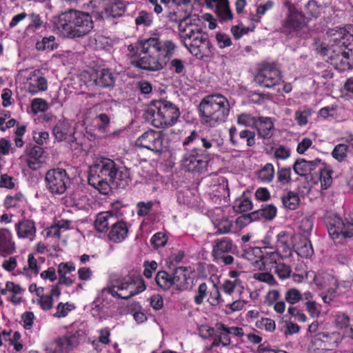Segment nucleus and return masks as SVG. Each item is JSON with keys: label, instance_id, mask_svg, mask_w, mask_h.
<instances>
[{"label": "nucleus", "instance_id": "nucleus-19", "mask_svg": "<svg viewBox=\"0 0 353 353\" xmlns=\"http://www.w3.org/2000/svg\"><path fill=\"white\" fill-rule=\"evenodd\" d=\"M125 5L121 0H108L103 11L99 14L101 19H110L121 17L125 11Z\"/></svg>", "mask_w": 353, "mask_h": 353}, {"label": "nucleus", "instance_id": "nucleus-34", "mask_svg": "<svg viewBox=\"0 0 353 353\" xmlns=\"http://www.w3.org/2000/svg\"><path fill=\"white\" fill-rule=\"evenodd\" d=\"M221 288L225 294L232 295L235 292L241 293L244 287L241 279H226L222 283Z\"/></svg>", "mask_w": 353, "mask_h": 353}, {"label": "nucleus", "instance_id": "nucleus-2", "mask_svg": "<svg viewBox=\"0 0 353 353\" xmlns=\"http://www.w3.org/2000/svg\"><path fill=\"white\" fill-rule=\"evenodd\" d=\"M130 181L129 170L109 158L96 159L89 168V184L103 194L108 193L110 184L117 188H124Z\"/></svg>", "mask_w": 353, "mask_h": 353}, {"label": "nucleus", "instance_id": "nucleus-47", "mask_svg": "<svg viewBox=\"0 0 353 353\" xmlns=\"http://www.w3.org/2000/svg\"><path fill=\"white\" fill-rule=\"evenodd\" d=\"M258 118L247 113H242L236 117V123L240 125L248 128L255 127Z\"/></svg>", "mask_w": 353, "mask_h": 353}, {"label": "nucleus", "instance_id": "nucleus-42", "mask_svg": "<svg viewBox=\"0 0 353 353\" xmlns=\"http://www.w3.org/2000/svg\"><path fill=\"white\" fill-rule=\"evenodd\" d=\"M155 281L157 284L163 290H168L173 285L172 275H170L165 271L158 272Z\"/></svg>", "mask_w": 353, "mask_h": 353}, {"label": "nucleus", "instance_id": "nucleus-36", "mask_svg": "<svg viewBox=\"0 0 353 353\" xmlns=\"http://www.w3.org/2000/svg\"><path fill=\"white\" fill-rule=\"evenodd\" d=\"M323 10V6L315 0H310L304 8L305 14L309 19L319 17Z\"/></svg>", "mask_w": 353, "mask_h": 353}, {"label": "nucleus", "instance_id": "nucleus-12", "mask_svg": "<svg viewBox=\"0 0 353 353\" xmlns=\"http://www.w3.org/2000/svg\"><path fill=\"white\" fill-rule=\"evenodd\" d=\"M243 335V329L239 327H227L220 323L216 325V332L210 348L228 347L231 343V336Z\"/></svg>", "mask_w": 353, "mask_h": 353}, {"label": "nucleus", "instance_id": "nucleus-51", "mask_svg": "<svg viewBox=\"0 0 353 353\" xmlns=\"http://www.w3.org/2000/svg\"><path fill=\"white\" fill-rule=\"evenodd\" d=\"M207 301L212 305H216L223 301L219 288L215 284L210 286L209 296Z\"/></svg>", "mask_w": 353, "mask_h": 353}, {"label": "nucleus", "instance_id": "nucleus-39", "mask_svg": "<svg viewBox=\"0 0 353 353\" xmlns=\"http://www.w3.org/2000/svg\"><path fill=\"white\" fill-rule=\"evenodd\" d=\"M200 141L203 147L205 150L210 148L218 149L223 144V140L219 135H210L205 137H201Z\"/></svg>", "mask_w": 353, "mask_h": 353}, {"label": "nucleus", "instance_id": "nucleus-55", "mask_svg": "<svg viewBox=\"0 0 353 353\" xmlns=\"http://www.w3.org/2000/svg\"><path fill=\"white\" fill-rule=\"evenodd\" d=\"M32 111L34 114L43 112L48 109V103L41 98L34 99L31 103Z\"/></svg>", "mask_w": 353, "mask_h": 353}, {"label": "nucleus", "instance_id": "nucleus-4", "mask_svg": "<svg viewBox=\"0 0 353 353\" xmlns=\"http://www.w3.org/2000/svg\"><path fill=\"white\" fill-rule=\"evenodd\" d=\"M199 110L203 123L210 127H216L226 121L230 105L225 96L211 94L202 99Z\"/></svg>", "mask_w": 353, "mask_h": 353}, {"label": "nucleus", "instance_id": "nucleus-53", "mask_svg": "<svg viewBox=\"0 0 353 353\" xmlns=\"http://www.w3.org/2000/svg\"><path fill=\"white\" fill-rule=\"evenodd\" d=\"M284 258L282 256V254L276 250L272 252H266L263 256L265 263L275 264L276 265L278 263L281 262V259Z\"/></svg>", "mask_w": 353, "mask_h": 353}, {"label": "nucleus", "instance_id": "nucleus-50", "mask_svg": "<svg viewBox=\"0 0 353 353\" xmlns=\"http://www.w3.org/2000/svg\"><path fill=\"white\" fill-rule=\"evenodd\" d=\"M301 299L302 294L296 288H290L285 293V300L289 304L294 305L299 303Z\"/></svg>", "mask_w": 353, "mask_h": 353}, {"label": "nucleus", "instance_id": "nucleus-1", "mask_svg": "<svg viewBox=\"0 0 353 353\" xmlns=\"http://www.w3.org/2000/svg\"><path fill=\"white\" fill-rule=\"evenodd\" d=\"M139 58L134 59L133 64L142 70L158 72L163 70L174 56L177 46L170 39L162 41L153 36L139 41Z\"/></svg>", "mask_w": 353, "mask_h": 353}, {"label": "nucleus", "instance_id": "nucleus-30", "mask_svg": "<svg viewBox=\"0 0 353 353\" xmlns=\"http://www.w3.org/2000/svg\"><path fill=\"white\" fill-rule=\"evenodd\" d=\"M189 271L186 268L179 267L174 271L172 283L177 290H184L189 287Z\"/></svg>", "mask_w": 353, "mask_h": 353}, {"label": "nucleus", "instance_id": "nucleus-28", "mask_svg": "<svg viewBox=\"0 0 353 353\" xmlns=\"http://www.w3.org/2000/svg\"><path fill=\"white\" fill-rule=\"evenodd\" d=\"M255 128L261 138L268 139L273 135L274 123L270 117H258Z\"/></svg>", "mask_w": 353, "mask_h": 353}, {"label": "nucleus", "instance_id": "nucleus-43", "mask_svg": "<svg viewBox=\"0 0 353 353\" xmlns=\"http://www.w3.org/2000/svg\"><path fill=\"white\" fill-rule=\"evenodd\" d=\"M210 286L205 283H201L198 286L194 296V301L196 305H201L205 299L209 296Z\"/></svg>", "mask_w": 353, "mask_h": 353}, {"label": "nucleus", "instance_id": "nucleus-46", "mask_svg": "<svg viewBox=\"0 0 353 353\" xmlns=\"http://www.w3.org/2000/svg\"><path fill=\"white\" fill-rule=\"evenodd\" d=\"M110 117L105 113H101L96 116L93 120L94 128L101 132H104L105 131L110 124Z\"/></svg>", "mask_w": 353, "mask_h": 353}, {"label": "nucleus", "instance_id": "nucleus-31", "mask_svg": "<svg viewBox=\"0 0 353 353\" xmlns=\"http://www.w3.org/2000/svg\"><path fill=\"white\" fill-rule=\"evenodd\" d=\"M115 220L116 216L112 212H101L97 214L95 219L94 228L99 232H106Z\"/></svg>", "mask_w": 353, "mask_h": 353}, {"label": "nucleus", "instance_id": "nucleus-63", "mask_svg": "<svg viewBox=\"0 0 353 353\" xmlns=\"http://www.w3.org/2000/svg\"><path fill=\"white\" fill-rule=\"evenodd\" d=\"M276 208L272 204L266 205L260 210L261 216L265 219L272 220L276 214Z\"/></svg>", "mask_w": 353, "mask_h": 353}, {"label": "nucleus", "instance_id": "nucleus-59", "mask_svg": "<svg viewBox=\"0 0 353 353\" xmlns=\"http://www.w3.org/2000/svg\"><path fill=\"white\" fill-rule=\"evenodd\" d=\"M280 298L281 293L279 290H269L264 298V303L268 306H272L279 301Z\"/></svg>", "mask_w": 353, "mask_h": 353}, {"label": "nucleus", "instance_id": "nucleus-58", "mask_svg": "<svg viewBox=\"0 0 353 353\" xmlns=\"http://www.w3.org/2000/svg\"><path fill=\"white\" fill-rule=\"evenodd\" d=\"M275 271L278 276L281 279H286L289 278L292 273L291 268L281 262L278 263L275 266Z\"/></svg>", "mask_w": 353, "mask_h": 353}, {"label": "nucleus", "instance_id": "nucleus-18", "mask_svg": "<svg viewBox=\"0 0 353 353\" xmlns=\"http://www.w3.org/2000/svg\"><path fill=\"white\" fill-rule=\"evenodd\" d=\"M293 235L286 231H281L276 235L275 249L282 254L283 257L292 256L294 249Z\"/></svg>", "mask_w": 353, "mask_h": 353}, {"label": "nucleus", "instance_id": "nucleus-9", "mask_svg": "<svg viewBox=\"0 0 353 353\" xmlns=\"http://www.w3.org/2000/svg\"><path fill=\"white\" fill-rule=\"evenodd\" d=\"M345 37L342 39L336 38L334 44L324 48L323 54L332 61V64H336L338 61L345 66H350V59H353V50L350 48V43L345 44Z\"/></svg>", "mask_w": 353, "mask_h": 353}, {"label": "nucleus", "instance_id": "nucleus-38", "mask_svg": "<svg viewBox=\"0 0 353 353\" xmlns=\"http://www.w3.org/2000/svg\"><path fill=\"white\" fill-rule=\"evenodd\" d=\"M40 271V265L32 254L28 256V266L23 268V274L28 277L36 276Z\"/></svg>", "mask_w": 353, "mask_h": 353}, {"label": "nucleus", "instance_id": "nucleus-62", "mask_svg": "<svg viewBox=\"0 0 353 353\" xmlns=\"http://www.w3.org/2000/svg\"><path fill=\"white\" fill-rule=\"evenodd\" d=\"M305 307L310 315L313 318H317L321 314V305L316 301H306Z\"/></svg>", "mask_w": 353, "mask_h": 353}, {"label": "nucleus", "instance_id": "nucleus-26", "mask_svg": "<svg viewBox=\"0 0 353 353\" xmlns=\"http://www.w3.org/2000/svg\"><path fill=\"white\" fill-rule=\"evenodd\" d=\"M96 85L103 88L114 85L115 78L112 72L108 68H100L96 70L92 76Z\"/></svg>", "mask_w": 353, "mask_h": 353}, {"label": "nucleus", "instance_id": "nucleus-32", "mask_svg": "<svg viewBox=\"0 0 353 353\" xmlns=\"http://www.w3.org/2000/svg\"><path fill=\"white\" fill-rule=\"evenodd\" d=\"M320 163L321 160L319 159L312 161L301 159L294 163L293 169L296 174L300 176H305L314 170Z\"/></svg>", "mask_w": 353, "mask_h": 353}, {"label": "nucleus", "instance_id": "nucleus-3", "mask_svg": "<svg viewBox=\"0 0 353 353\" xmlns=\"http://www.w3.org/2000/svg\"><path fill=\"white\" fill-rule=\"evenodd\" d=\"M145 289L143 281L140 279L135 280L130 276L117 280L108 288L102 289L98 294L96 299L92 303V309L101 310V304H110L112 298L116 297L121 299H128Z\"/></svg>", "mask_w": 353, "mask_h": 353}, {"label": "nucleus", "instance_id": "nucleus-52", "mask_svg": "<svg viewBox=\"0 0 353 353\" xmlns=\"http://www.w3.org/2000/svg\"><path fill=\"white\" fill-rule=\"evenodd\" d=\"M313 228V221L310 217L303 218L299 223V229L303 237H307Z\"/></svg>", "mask_w": 353, "mask_h": 353}, {"label": "nucleus", "instance_id": "nucleus-48", "mask_svg": "<svg viewBox=\"0 0 353 353\" xmlns=\"http://www.w3.org/2000/svg\"><path fill=\"white\" fill-rule=\"evenodd\" d=\"M252 208L251 201L248 198L237 199L233 206V211L237 212H245L250 210Z\"/></svg>", "mask_w": 353, "mask_h": 353}, {"label": "nucleus", "instance_id": "nucleus-54", "mask_svg": "<svg viewBox=\"0 0 353 353\" xmlns=\"http://www.w3.org/2000/svg\"><path fill=\"white\" fill-rule=\"evenodd\" d=\"M74 309V305L69 303H59L57 307V312L54 314V316L57 318H63Z\"/></svg>", "mask_w": 353, "mask_h": 353}, {"label": "nucleus", "instance_id": "nucleus-5", "mask_svg": "<svg viewBox=\"0 0 353 353\" xmlns=\"http://www.w3.org/2000/svg\"><path fill=\"white\" fill-rule=\"evenodd\" d=\"M54 24L61 34L68 37H80L93 28L91 17L83 12L70 10L54 19Z\"/></svg>", "mask_w": 353, "mask_h": 353}, {"label": "nucleus", "instance_id": "nucleus-56", "mask_svg": "<svg viewBox=\"0 0 353 353\" xmlns=\"http://www.w3.org/2000/svg\"><path fill=\"white\" fill-rule=\"evenodd\" d=\"M253 278L257 281L266 283L270 285H276L277 282L273 275L268 272H256L253 275Z\"/></svg>", "mask_w": 353, "mask_h": 353}, {"label": "nucleus", "instance_id": "nucleus-40", "mask_svg": "<svg viewBox=\"0 0 353 353\" xmlns=\"http://www.w3.org/2000/svg\"><path fill=\"white\" fill-rule=\"evenodd\" d=\"M299 197L297 194L293 192H288L282 196V203L285 208L294 210L299 205Z\"/></svg>", "mask_w": 353, "mask_h": 353}, {"label": "nucleus", "instance_id": "nucleus-8", "mask_svg": "<svg viewBox=\"0 0 353 353\" xmlns=\"http://www.w3.org/2000/svg\"><path fill=\"white\" fill-rule=\"evenodd\" d=\"M327 227L329 235L335 243H342L343 239L353 236V220L335 215L328 219Z\"/></svg>", "mask_w": 353, "mask_h": 353}, {"label": "nucleus", "instance_id": "nucleus-27", "mask_svg": "<svg viewBox=\"0 0 353 353\" xmlns=\"http://www.w3.org/2000/svg\"><path fill=\"white\" fill-rule=\"evenodd\" d=\"M128 233V228L126 223L123 221H117L116 219L112 225L108 237L114 243H121L127 237Z\"/></svg>", "mask_w": 353, "mask_h": 353}, {"label": "nucleus", "instance_id": "nucleus-17", "mask_svg": "<svg viewBox=\"0 0 353 353\" xmlns=\"http://www.w3.org/2000/svg\"><path fill=\"white\" fill-rule=\"evenodd\" d=\"M179 37L183 46L185 47L188 43L193 40L196 34L202 30L195 24L191 23L189 17L181 20L179 24Z\"/></svg>", "mask_w": 353, "mask_h": 353}, {"label": "nucleus", "instance_id": "nucleus-21", "mask_svg": "<svg viewBox=\"0 0 353 353\" xmlns=\"http://www.w3.org/2000/svg\"><path fill=\"white\" fill-rule=\"evenodd\" d=\"M14 228L19 239H26L30 241L34 240L37 228L35 223L33 221L30 219H23L17 223Z\"/></svg>", "mask_w": 353, "mask_h": 353}, {"label": "nucleus", "instance_id": "nucleus-6", "mask_svg": "<svg viewBox=\"0 0 353 353\" xmlns=\"http://www.w3.org/2000/svg\"><path fill=\"white\" fill-rule=\"evenodd\" d=\"M179 115V109L174 103L164 100L153 102L145 112L148 121L159 128L172 126L176 123Z\"/></svg>", "mask_w": 353, "mask_h": 353}, {"label": "nucleus", "instance_id": "nucleus-57", "mask_svg": "<svg viewBox=\"0 0 353 353\" xmlns=\"http://www.w3.org/2000/svg\"><path fill=\"white\" fill-rule=\"evenodd\" d=\"M254 27L250 28L245 27L242 23L234 26L231 28V32L235 39H241L243 35L248 34L249 32L252 31Z\"/></svg>", "mask_w": 353, "mask_h": 353}, {"label": "nucleus", "instance_id": "nucleus-22", "mask_svg": "<svg viewBox=\"0 0 353 353\" xmlns=\"http://www.w3.org/2000/svg\"><path fill=\"white\" fill-rule=\"evenodd\" d=\"M316 285L325 292H336L338 288L337 279L328 273H319L314 279Z\"/></svg>", "mask_w": 353, "mask_h": 353}, {"label": "nucleus", "instance_id": "nucleus-49", "mask_svg": "<svg viewBox=\"0 0 353 353\" xmlns=\"http://www.w3.org/2000/svg\"><path fill=\"white\" fill-rule=\"evenodd\" d=\"M24 201V196L21 192H19L12 196H6L4 201V205L6 208H18L20 203Z\"/></svg>", "mask_w": 353, "mask_h": 353}, {"label": "nucleus", "instance_id": "nucleus-37", "mask_svg": "<svg viewBox=\"0 0 353 353\" xmlns=\"http://www.w3.org/2000/svg\"><path fill=\"white\" fill-rule=\"evenodd\" d=\"M232 248V242L227 238L218 240L214 246L212 253L214 257H219L224 253L229 252Z\"/></svg>", "mask_w": 353, "mask_h": 353}, {"label": "nucleus", "instance_id": "nucleus-7", "mask_svg": "<svg viewBox=\"0 0 353 353\" xmlns=\"http://www.w3.org/2000/svg\"><path fill=\"white\" fill-rule=\"evenodd\" d=\"M135 145L139 148L147 149L157 155L165 152L169 148L166 136L161 131L153 130L141 134L137 139Z\"/></svg>", "mask_w": 353, "mask_h": 353}, {"label": "nucleus", "instance_id": "nucleus-64", "mask_svg": "<svg viewBox=\"0 0 353 353\" xmlns=\"http://www.w3.org/2000/svg\"><path fill=\"white\" fill-rule=\"evenodd\" d=\"M169 68L176 74H182L185 70V62L180 59H173L170 61Z\"/></svg>", "mask_w": 353, "mask_h": 353}, {"label": "nucleus", "instance_id": "nucleus-10", "mask_svg": "<svg viewBox=\"0 0 353 353\" xmlns=\"http://www.w3.org/2000/svg\"><path fill=\"white\" fill-rule=\"evenodd\" d=\"M45 181L46 188L51 194H62L68 188L70 178L65 170L56 168L46 172Z\"/></svg>", "mask_w": 353, "mask_h": 353}, {"label": "nucleus", "instance_id": "nucleus-41", "mask_svg": "<svg viewBox=\"0 0 353 353\" xmlns=\"http://www.w3.org/2000/svg\"><path fill=\"white\" fill-rule=\"evenodd\" d=\"M274 177V168L272 163H266L258 173V178L263 183L271 182Z\"/></svg>", "mask_w": 353, "mask_h": 353}, {"label": "nucleus", "instance_id": "nucleus-25", "mask_svg": "<svg viewBox=\"0 0 353 353\" xmlns=\"http://www.w3.org/2000/svg\"><path fill=\"white\" fill-rule=\"evenodd\" d=\"M26 162L30 169L34 170L39 169L45 162L43 149L39 146L30 148L27 152Z\"/></svg>", "mask_w": 353, "mask_h": 353}, {"label": "nucleus", "instance_id": "nucleus-45", "mask_svg": "<svg viewBox=\"0 0 353 353\" xmlns=\"http://www.w3.org/2000/svg\"><path fill=\"white\" fill-rule=\"evenodd\" d=\"M57 48V44L55 42V37L50 36L44 37L41 41L37 42L36 48L38 50H48L52 51Z\"/></svg>", "mask_w": 353, "mask_h": 353}, {"label": "nucleus", "instance_id": "nucleus-14", "mask_svg": "<svg viewBox=\"0 0 353 353\" xmlns=\"http://www.w3.org/2000/svg\"><path fill=\"white\" fill-rule=\"evenodd\" d=\"M288 13L282 23V27L286 31L296 30L304 26L305 17L293 4L285 3Z\"/></svg>", "mask_w": 353, "mask_h": 353}, {"label": "nucleus", "instance_id": "nucleus-15", "mask_svg": "<svg viewBox=\"0 0 353 353\" xmlns=\"http://www.w3.org/2000/svg\"><path fill=\"white\" fill-rule=\"evenodd\" d=\"M185 48L192 54L202 57L211 52L212 45L208 35L202 31L200 34H197Z\"/></svg>", "mask_w": 353, "mask_h": 353}, {"label": "nucleus", "instance_id": "nucleus-24", "mask_svg": "<svg viewBox=\"0 0 353 353\" xmlns=\"http://www.w3.org/2000/svg\"><path fill=\"white\" fill-rule=\"evenodd\" d=\"M15 251V243L12 234L6 228H0V254H11Z\"/></svg>", "mask_w": 353, "mask_h": 353}, {"label": "nucleus", "instance_id": "nucleus-23", "mask_svg": "<svg viewBox=\"0 0 353 353\" xmlns=\"http://www.w3.org/2000/svg\"><path fill=\"white\" fill-rule=\"evenodd\" d=\"M209 8H214L221 20L227 21L232 19V13L229 7L228 0H205Z\"/></svg>", "mask_w": 353, "mask_h": 353}, {"label": "nucleus", "instance_id": "nucleus-13", "mask_svg": "<svg viewBox=\"0 0 353 353\" xmlns=\"http://www.w3.org/2000/svg\"><path fill=\"white\" fill-rule=\"evenodd\" d=\"M254 81L263 87H274L281 81L280 72L273 65H265L259 70L254 77Z\"/></svg>", "mask_w": 353, "mask_h": 353}, {"label": "nucleus", "instance_id": "nucleus-61", "mask_svg": "<svg viewBox=\"0 0 353 353\" xmlns=\"http://www.w3.org/2000/svg\"><path fill=\"white\" fill-rule=\"evenodd\" d=\"M256 325L257 327L264 329L268 332H273L276 328L274 321L268 318H263L256 321Z\"/></svg>", "mask_w": 353, "mask_h": 353}, {"label": "nucleus", "instance_id": "nucleus-16", "mask_svg": "<svg viewBox=\"0 0 353 353\" xmlns=\"http://www.w3.org/2000/svg\"><path fill=\"white\" fill-rule=\"evenodd\" d=\"M24 88L31 94H36L48 89L47 80L40 70H34L30 73Z\"/></svg>", "mask_w": 353, "mask_h": 353}, {"label": "nucleus", "instance_id": "nucleus-33", "mask_svg": "<svg viewBox=\"0 0 353 353\" xmlns=\"http://www.w3.org/2000/svg\"><path fill=\"white\" fill-rule=\"evenodd\" d=\"M72 133L73 130L68 120L59 121L53 128V134L59 141L65 140Z\"/></svg>", "mask_w": 353, "mask_h": 353}, {"label": "nucleus", "instance_id": "nucleus-44", "mask_svg": "<svg viewBox=\"0 0 353 353\" xmlns=\"http://www.w3.org/2000/svg\"><path fill=\"white\" fill-rule=\"evenodd\" d=\"M350 152L351 150L347 143H340L334 147L332 155L337 161H343L347 157V154Z\"/></svg>", "mask_w": 353, "mask_h": 353}, {"label": "nucleus", "instance_id": "nucleus-20", "mask_svg": "<svg viewBox=\"0 0 353 353\" xmlns=\"http://www.w3.org/2000/svg\"><path fill=\"white\" fill-rule=\"evenodd\" d=\"M225 210L219 208H216L213 212L212 221L217 231L221 234L230 232L233 221L225 215Z\"/></svg>", "mask_w": 353, "mask_h": 353}, {"label": "nucleus", "instance_id": "nucleus-60", "mask_svg": "<svg viewBox=\"0 0 353 353\" xmlns=\"http://www.w3.org/2000/svg\"><path fill=\"white\" fill-rule=\"evenodd\" d=\"M168 241V237L163 232H157L154 234L151 239L150 243L155 248L164 246Z\"/></svg>", "mask_w": 353, "mask_h": 353}, {"label": "nucleus", "instance_id": "nucleus-29", "mask_svg": "<svg viewBox=\"0 0 353 353\" xmlns=\"http://www.w3.org/2000/svg\"><path fill=\"white\" fill-rule=\"evenodd\" d=\"M74 336H63L54 341L50 345L52 353H68L74 347Z\"/></svg>", "mask_w": 353, "mask_h": 353}, {"label": "nucleus", "instance_id": "nucleus-11", "mask_svg": "<svg viewBox=\"0 0 353 353\" xmlns=\"http://www.w3.org/2000/svg\"><path fill=\"white\" fill-rule=\"evenodd\" d=\"M181 165L188 172L202 174L208 171V161L199 149L194 148L184 154Z\"/></svg>", "mask_w": 353, "mask_h": 353}, {"label": "nucleus", "instance_id": "nucleus-35", "mask_svg": "<svg viewBox=\"0 0 353 353\" xmlns=\"http://www.w3.org/2000/svg\"><path fill=\"white\" fill-rule=\"evenodd\" d=\"M296 252L303 258L312 256L314 251L310 241L307 237H303L296 245Z\"/></svg>", "mask_w": 353, "mask_h": 353}]
</instances>
